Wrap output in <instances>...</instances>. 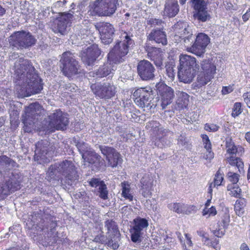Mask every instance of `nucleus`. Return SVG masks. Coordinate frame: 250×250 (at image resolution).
Segmentation results:
<instances>
[{"instance_id":"nucleus-56","label":"nucleus","mask_w":250,"mask_h":250,"mask_svg":"<svg viewBox=\"0 0 250 250\" xmlns=\"http://www.w3.org/2000/svg\"><path fill=\"white\" fill-rule=\"evenodd\" d=\"M243 97L247 106L250 108V92L244 93Z\"/></svg>"},{"instance_id":"nucleus-3","label":"nucleus","mask_w":250,"mask_h":250,"mask_svg":"<svg viewBox=\"0 0 250 250\" xmlns=\"http://www.w3.org/2000/svg\"><path fill=\"white\" fill-rule=\"evenodd\" d=\"M43 125L38 129L54 132L55 130H63L68 124V118L67 114L60 110H56L49 115L47 120L44 121Z\"/></svg>"},{"instance_id":"nucleus-26","label":"nucleus","mask_w":250,"mask_h":250,"mask_svg":"<svg viewBox=\"0 0 250 250\" xmlns=\"http://www.w3.org/2000/svg\"><path fill=\"white\" fill-rule=\"evenodd\" d=\"M153 178L148 174H145L140 180L141 185V190L144 197H149L151 195V191L153 186Z\"/></svg>"},{"instance_id":"nucleus-40","label":"nucleus","mask_w":250,"mask_h":250,"mask_svg":"<svg viewBox=\"0 0 250 250\" xmlns=\"http://www.w3.org/2000/svg\"><path fill=\"white\" fill-rule=\"evenodd\" d=\"M105 227L107 230V235H108L109 236L110 235H116V234L119 233L116 223L112 220H107L105 222Z\"/></svg>"},{"instance_id":"nucleus-46","label":"nucleus","mask_w":250,"mask_h":250,"mask_svg":"<svg viewBox=\"0 0 250 250\" xmlns=\"http://www.w3.org/2000/svg\"><path fill=\"white\" fill-rule=\"evenodd\" d=\"M197 208L194 205H188L184 204L183 214L188 215L196 212Z\"/></svg>"},{"instance_id":"nucleus-23","label":"nucleus","mask_w":250,"mask_h":250,"mask_svg":"<svg viewBox=\"0 0 250 250\" xmlns=\"http://www.w3.org/2000/svg\"><path fill=\"white\" fill-rule=\"evenodd\" d=\"M173 28L175 32V37L188 40L192 35L191 29L187 22L179 21L174 25Z\"/></svg>"},{"instance_id":"nucleus-45","label":"nucleus","mask_w":250,"mask_h":250,"mask_svg":"<svg viewBox=\"0 0 250 250\" xmlns=\"http://www.w3.org/2000/svg\"><path fill=\"white\" fill-rule=\"evenodd\" d=\"M58 166L57 164L54 166L50 167L47 172L46 178L48 180L50 181L51 179L54 178L55 176L57 175V172L59 173L57 170Z\"/></svg>"},{"instance_id":"nucleus-34","label":"nucleus","mask_w":250,"mask_h":250,"mask_svg":"<svg viewBox=\"0 0 250 250\" xmlns=\"http://www.w3.org/2000/svg\"><path fill=\"white\" fill-rule=\"evenodd\" d=\"M82 157L83 160V165L85 166L99 162L100 158V156L93 150H86L83 154Z\"/></svg>"},{"instance_id":"nucleus-30","label":"nucleus","mask_w":250,"mask_h":250,"mask_svg":"<svg viewBox=\"0 0 250 250\" xmlns=\"http://www.w3.org/2000/svg\"><path fill=\"white\" fill-rule=\"evenodd\" d=\"M116 64L108 58L107 62L100 67L96 72V75L98 77L102 78L112 74L117 68L116 66H115Z\"/></svg>"},{"instance_id":"nucleus-12","label":"nucleus","mask_w":250,"mask_h":250,"mask_svg":"<svg viewBox=\"0 0 250 250\" xmlns=\"http://www.w3.org/2000/svg\"><path fill=\"white\" fill-rule=\"evenodd\" d=\"M95 26L99 32L102 42L104 44L110 43L115 31L113 25L108 22H100Z\"/></svg>"},{"instance_id":"nucleus-38","label":"nucleus","mask_w":250,"mask_h":250,"mask_svg":"<svg viewBox=\"0 0 250 250\" xmlns=\"http://www.w3.org/2000/svg\"><path fill=\"white\" fill-rule=\"evenodd\" d=\"M177 104L180 108H186L188 104L189 95L184 92H179Z\"/></svg>"},{"instance_id":"nucleus-64","label":"nucleus","mask_w":250,"mask_h":250,"mask_svg":"<svg viewBox=\"0 0 250 250\" xmlns=\"http://www.w3.org/2000/svg\"><path fill=\"white\" fill-rule=\"evenodd\" d=\"M240 249L241 250H250L248 246L245 243H243L240 247Z\"/></svg>"},{"instance_id":"nucleus-53","label":"nucleus","mask_w":250,"mask_h":250,"mask_svg":"<svg viewBox=\"0 0 250 250\" xmlns=\"http://www.w3.org/2000/svg\"><path fill=\"white\" fill-rule=\"evenodd\" d=\"M206 150L207 152L204 154L203 157L204 159L210 162V161L214 158V153L211 149Z\"/></svg>"},{"instance_id":"nucleus-36","label":"nucleus","mask_w":250,"mask_h":250,"mask_svg":"<svg viewBox=\"0 0 250 250\" xmlns=\"http://www.w3.org/2000/svg\"><path fill=\"white\" fill-rule=\"evenodd\" d=\"M224 175L221 173L220 170H219L215 175L213 182L209 184L208 189V193H211L213 191V188L218 187L222 185V183L224 180Z\"/></svg>"},{"instance_id":"nucleus-1","label":"nucleus","mask_w":250,"mask_h":250,"mask_svg":"<svg viewBox=\"0 0 250 250\" xmlns=\"http://www.w3.org/2000/svg\"><path fill=\"white\" fill-rule=\"evenodd\" d=\"M20 68L17 70V74L21 73L20 79H22V83L17 86L18 96L28 97L38 94L42 89L38 75L34 72L35 69L27 60L22 57L19 60Z\"/></svg>"},{"instance_id":"nucleus-24","label":"nucleus","mask_w":250,"mask_h":250,"mask_svg":"<svg viewBox=\"0 0 250 250\" xmlns=\"http://www.w3.org/2000/svg\"><path fill=\"white\" fill-rule=\"evenodd\" d=\"M148 58L153 61L157 67H161L163 64L164 53L160 49L152 46H146Z\"/></svg>"},{"instance_id":"nucleus-63","label":"nucleus","mask_w":250,"mask_h":250,"mask_svg":"<svg viewBox=\"0 0 250 250\" xmlns=\"http://www.w3.org/2000/svg\"><path fill=\"white\" fill-rule=\"evenodd\" d=\"M197 234L199 236H200V237H202V238H204V237H205V236L208 234L207 233H206V232H205L203 230H198L197 231Z\"/></svg>"},{"instance_id":"nucleus-2","label":"nucleus","mask_w":250,"mask_h":250,"mask_svg":"<svg viewBox=\"0 0 250 250\" xmlns=\"http://www.w3.org/2000/svg\"><path fill=\"white\" fill-rule=\"evenodd\" d=\"M120 38V41L116 43L108 54V58L115 63L123 62L125 56L135 44L134 41L126 32L122 33Z\"/></svg>"},{"instance_id":"nucleus-54","label":"nucleus","mask_w":250,"mask_h":250,"mask_svg":"<svg viewBox=\"0 0 250 250\" xmlns=\"http://www.w3.org/2000/svg\"><path fill=\"white\" fill-rule=\"evenodd\" d=\"M218 244L219 240L218 239H215L214 240L208 242L207 244H206V245L210 246L216 250H220V247L218 246Z\"/></svg>"},{"instance_id":"nucleus-15","label":"nucleus","mask_w":250,"mask_h":250,"mask_svg":"<svg viewBox=\"0 0 250 250\" xmlns=\"http://www.w3.org/2000/svg\"><path fill=\"white\" fill-rule=\"evenodd\" d=\"M137 71L139 76L143 81L152 80L155 77V67L147 60H144L138 63Z\"/></svg>"},{"instance_id":"nucleus-32","label":"nucleus","mask_w":250,"mask_h":250,"mask_svg":"<svg viewBox=\"0 0 250 250\" xmlns=\"http://www.w3.org/2000/svg\"><path fill=\"white\" fill-rule=\"evenodd\" d=\"M148 39L149 41H153L158 44L166 45L167 44V39L165 33L161 30H154L149 34Z\"/></svg>"},{"instance_id":"nucleus-11","label":"nucleus","mask_w":250,"mask_h":250,"mask_svg":"<svg viewBox=\"0 0 250 250\" xmlns=\"http://www.w3.org/2000/svg\"><path fill=\"white\" fill-rule=\"evenodd\" d=\"M210 42V38L205 33H199L196 38L194 43L187 48L188 52L200 56L206 51V48Z\"/></svg>"},{"instance_id":"nucleus-28","label":"nucleus","mask_w":250,"mask_h":250,"mask_svg":"<svg viewBox=\"0 0 250 250\" xmlns=\"http://www.w3.org/2000/svg\"><path fill=\"white\" fill-rule=\"evenodd\" d=\"M180 65L179 68L197 69V63L196 59L190 55L181 54L179 56Z\"/></svg>"},{"instance_id":"nucleus-9","label":"nucleus","mask_w":250,"mask_h":250,"mask_svg":"<svg viewBox=\"0 0 250 250\" xmlns=\"http://www.w3.org/2000/svg\"><path fill=\"white\" fill-rule=\"evenodd\" d=\"M91 88L96 97L105 100L112 98L116 92L115 85L109 83L93 84L91 85Z\"/></svg>"},{"instance_id":"nucleus-37","label":"nucleus","mask_w":250,"mask_h":250,"mask_svg":"<svg viewBox=\"0 0 250 250\" xmlns=\"http://www.w3.org/2000/svg\"><path fill=\"white\" fill-rule=\"evenodd\" d=\"M122 195L125 199L132 201L133 199V192L131 189L130 185L127 182L121 183Z\"/></svg>"},{"instance_id":"nucleus-17","label":"nucleus","mask_w":250,"mask_h":250,"mask_svg":"<svg viewBox=\"0 0 250 250\" xmlns=\"http://www.w3.org/2000/svg\"><path fill=\"white\" fill-rule=\"evenodd\" d=\"M48 146L47 141L42 140L39 142L36 145L35 158L37 161H40V163L49 162L52 156V152L47 150Z\"/></svg>"},{"instance_id":"nucleus-7","label":"nucleus","mask_w":250,"mask_h":250,"mask_svg":"<svg viewBox=\"0 0 250 250\" xmlns=\"http://www.w3.org/2000/svg\"><path fill=\"white\" fill-rule=\"evenodd\" d=\"M61 62L62 64V72L67 77L71 78L78 73L79 65L75 55L70 51L63 53Z\"/></svg>"},{"instance_id":"nucleus-39","label":"nucleus","mask_w":250,"mask_h":250,"mask_svg":"<svg viewBox=\"0 0 250 250\" xmlns=\"http://www.w3.org/2000/svg\"><path fill=\"white\" fill-rule=\"evenodd\" d=\"M119 234H116V235H110V236L107 235V241L105 242L107 246L111 248L113 250H116L119 246Z\"/></svg>"},{"instance_id":"nucleus-52","label":"nucleus","mask_w":250,"mask_h":250,"mask_svg":"<svg viewBox=\"0 0 250 250\" xmlns=\"http://www.w3.org/2000/svg\"><path fill=\"white\" fill-rule=\"evenodd\" d=\"M10 124L11 127L15 128L16 127V112L15 110L11 109L9 110Z\"/></svg>"},{"instance_id":"nucleus-48","label":"nucleus","mask_w":250,"mask_h":250,"mask_svg":"<svg viewBox=\"0 0 250 250\" xmlns=\"http://www.w3.org/2000/svg\"><path fill=\"white\" fill-rule=\"evenodd\" d=\"M228 177L231 184L235 185L238 182L239 175L236 173L229 171L228 173Z\"/></svg>"},{"instance_id":"nucleus-57","label":"nucleus","mask_w":250,"mask_h":250,"mask_svg":"<svg viewBox=\"0 0 250 250\" xmlns=\"http://www.w3.org/2000/svg\"><path fill=\"white\" fill-rule=\"evenodd\" d=\"M11 160L6 156H0V165H3L4 164H10Z\"/></svg>"},{"instance_id":"nucleus-16","label":"nucleus","mask_w":250,"mask_h":250,"mask_svg":"<svg viewBox=\"0 0 250 250\" xmlns=\"http://www.w3.org/2000/svg\"><path fill=\"white\" fill-rule=\"evenodd\" d=\"M57 165L56 167L59 173L70 181H75L77 179L78 175L75 167L72 161L65 160Z\"/></svg>"},{"instance_id":"nucleus-13","label":"nucleus","mask_w":250,"mask_h":250,"mask_svg":"<svg viewBox=\"0 0 250 250\" xmlns=\"http://www.w3.org/2000/svg\"><path fill=\"white\" fill-rule=\"evenodd\" d=\"M133 222L134 226L130 229L131 239L133 242H140L144 230L148 226V222L146 219L140 217L134 219Z\"/></svg>"},{"instance_id":"nucleus-59","label":"nucleus","mask_w":250,"mask_h":250,"mask_svg":"<svg viewBox=\"0 0 250 250\" xmlns=\"http://www.w3.org/2000/svg\"><path fill=\"white\" fill-rule=\"evenodd\" d=\"M208 198L207 200V201H206V203L205 204L204 208L210 207V205L211 199L212 198V192L211 193H208Z\"/></svg>"},{"instance_id":"nucleus-47","label":"nucleus","mask_w":250,"mask_h":250,"mask_svg":"<svg viewBox=\"0 0 250 250\" xmlns=\"http://www.w3.org/2000/svg\"><path fill=\"white\" fill-rule=\"evenodd\" d=\"M77 148L79 149L80 153L83 155V154L85 153L86 150H92V149L89 146L88 144L83 142H79L77 145Z\"/></svg>"},{"instance_id":"nucleus-43","label":"nucleus","mask_w":250,"mask_h":250,"mask_svg":"<svg viewBox=\"0 0 250 250\" xmlns=\"http://www.w3.org/2000/svg\"><path fill=\"white\" fill-rule=\"evenodd\" d=\"M168 208L178 214H183L184 204L182 203H171L168 205Z\"/></svg>"},{"instance_id":"nucleus-60","label":"nucleus","mask_w":250,"mask_h":250,"mask_svg":"<svg viewBox=\"0 0 250 250\" xmlns=\"http://www.w3.org/2000/svg\"><path fill=\"white\" fill-rule=\"evenodd\" d=\"M15 34V33H14V34L12 35L9 39V43L13 46H15L16 45L15 37L14 35Z\"/></svg>"},{"instance_id":"nucleus-49","label":"nucleus","mask_w":250,"mask_h":250,"mask_svg":"<svg viewBox=\"0 0 250 250\" xmlns=\"http://www.w3.org/2000/svg\"><path fill=\"white\" fill-rule=\"evenodd\" d=\"M242 112V109H241V104L240 103H236L234 104L233 109H232V116L233 117H236L239 115Z\"/></svg>"},{"instance_id":"nucleus-42","label":"nucleus","mask_w":250,"mask_h":250,"mask_svg":"<svg viewBox=\"0 0 250 250\" xmlns=\"http://www.w3.org/2000/svg\"><path fill=\"white\" fill-rule=\"evenodd\" d=\"M229 194L236 198H239L241 195V189L236 185L229 184L227 187Z\"/></svg>"},{"instance_id":"nucleus-21","label":"nucleus","mask_w":250,"mask_h":250,"mask_svg":"<svg viewBox=\"0 0 250 250\" xmlns=\"http://www.w3.org/2000/svg\"><path fill=\"white\" fill-rule=\"evenodd\" d=\"M227 152L231 155L227 157L228 161L232 166L236 167L238 169L240 173L244 172L243 167L244 164L241 159L238 157H235L233 155L236 152V147L234 145L230 142L227 144Z\"/></svg>"},{"instance_id":"nucleus-20","label":"nucleus","mask_w":250,"mask_h":250,"mask_svg":"<svg viewBox=\"0 0 250 250\" xmlns=\"http://www.w3.org/2000/svg\"><path fill=\"white\" fill-rule=\"evenodd\" d=\"M36 40L29 32H17V46L21 49L28 48L35 44Z\"/></svg>"},{"instance_id":"nucleus-5","label":"nucleus","mask_w":250,"mask_h":250,"mask_svg":"<svg viewBox=\"0 0 250 250\" xmlns=\"http://www.w3.org/2000/svg\"><path fill=\"white\" fill-rule=\"evenodd\" d=\"M42 110V106L36 103L30 104L25 108V117L23 121L25 131L31 132L32 129H36V125H38V116L41 114Z\"/></svg>"},{"instance_id":"nucleus-4","label":"nucleus","mask_w":250,"mask_h":250,"mask_svg":"<svg viewBox=\"0 0 250 250\" xmlns=\"http://www.w3.org/2000/svg\"><path fill=\"white\" fill-rule=\"evenodd\" d=\"M118 0H96L90 5L91 16H111L116 11Z\"/></svg>"},{"instance_id":"nucleus-62","label":"nucleus","mask_w":250,"mask_h":250,"mask_svg":"<svg viewBox=\"0 0 250 250\" xmlns=\"http://www.w3.org/2000/svg\"><path fill=\"white\" fill-rule=\"evenodd\" d=\"M195 20H197L199 21L204 22L207 20L208 17H194Z\"/></svg>"},{"instance_id":"nucleus-41","label":"nucleus","mask_w":250,"mask_h":250,"mask_svg":"<svg viewBox=\"0 0 250 250\" xmlns=\"http://www.w3.org/2000/svg\"><path fill=\"white\" fill-rule=\"evenodd\" d=\"M246 205V201L244 198L239 199L236 201L234 205V209L236 213L238 216H241L243 214Z\"/></svg>"},{"instance_id":"nucleus-44","label":"nucleus","mask_w":250,"mask_h":250,"mask_svg":"<svg viewBox=\"0 0 250 250\" xmlns=\"http://www.w3.org/2000/svg\"><path fill=\"white\" fill-rule=\"evenodd\" d=\"M202 213L203 216H205L206 218H208L210 217L215 216L217 213V211L216 208L212 206L209 208H204Z\"/></svg>"},{"instance_id":"nucleus-19","label":"nucleus","mask_w":250,"mask_h":250,"mask_svg":"<svg viewBox=\"0 0 250 250\" xmlns=\"http://www.w3.org/2000/svg\"><path fill=\"white\" fill-rule=\"evenodd\" d=\"M101 54V50L98 45L93 44L82 52V59L84 62L90 65L93 64Z\"/></svg>"},{"instance_id":"nucleus-27","label":"nucleus","mask_w":250,"mask_h":250,"mask_svg":"<svg viewBox=\"0 0 250 250\" xmlns=\"http://www.w3.org/2000/svg\"><path fill=\"white\" fill-rule=\"evenodd\" d=\"M196 69L179 68L178 78L180 82L185 83H190L192 82L195 76Z\"/></svg>"},{"instance_id":"nucleus-50","label":"nucleus","mask_w":250,"mask_h":250,"mask_svg":"<svg viewBox=\"0 0 250 250\" xmlns=\"http://www.w3.org/2000/svg\"><path fill=\"white\" fill-rule=\"evenodd\" d=\"M202 138L203 140L204 148L206 150L211 149V143L209 140L208 137L206 134L202 135Z\"/></svg>"},{"instance_id":"nucleus-14","label":"nucleus","mask_w":250,"mask_h":250,"mask_svg":"<svg viewBox=\"0 0 250 250\" xmlns=\"http://www.w3.org/2000/svg\"><path fill=\"white\" fill-rule=\"evenodd\" d=\"M152 90L150 87H141L136 89L133 93L135 98L134 102L140 107L148 106L151 100Z\"/></svg>"},{"instance_id":"nucleus-61","label":"nucleus","mask_w":250,"mask_h":250,"mask_svg":"<svg viewBox=\"0 0 250 250\" xmlns=\"http://www.w3.org/2000/svg\"><path fill=\"white\" fill-rule=\"evenodd\" d=\"M185 237H186V238L187 240V244L188 246H191L192 245V241L191 240V237L189 236V235H188L187 233L185 234Z\"/></svg>"},{"instance_id":"nucleus-18","label":"nucleus","mask_w":250,"mask_h":250,"mask_svg":"<svg viewBox=\"0 0 250 250\" xmlns=\"http://www.w3.org/2000/svg\"><path fill=\"white\" fill-rule=\"evenodd\" d=\"M100 149L102 153L106 156L109 166L115 167L122 162L121 155L115 149L104 146H100Z\"/></svg>"},{"instance_id":"nucleus-58","label":"nucleus","mask_w":250,"mask_h":250,"mask_svg":"<svg viewBox=\"0 0 250 250\" xmlns=\"http://www.w3.org/2000/svg\"><path fill=\"white\" fill-rule=\"evenodd\" d=\"M233 90V88L232 86H225L223 87L222 90V92L223 94H227L228 93H230Z\"/></svg>"},{"instance_id":"nucleus-6","label":"nucleus","mask_w":250,"mask_h":250,"mask_svg":"<svg viewBox=\"0 0 250 250\" xmlns=\"http://www.w3.org/2000/svg\"><path fill=\"white\" fill-rule=\"evenodd\" d=\"M200 71L197 81L200 85H205L212 79L216 73V66L212 59L204 60L200 63Z\"/></svg>"},{"instance_id":"nucleus-29","label":"nucleus","mask_w":250,"mask_h":250,"mask_svg":"<svg viewBox=\"0 0 250 250\" xmlns=\"http://www.w3.org/2000/svg\"><path fill=\"white\" fill-rule=\"evenodd\" d=\"M196 14L193 16H209L208 14V2L205 0H191Z\"/></svg>"},{"instance_id":"nucleus-8","label":"nucleus","mask_w":250,"mask_h":250,"mask_svg":"<svg viewBox=\"0 0 250 250\" xmlns=\"http://www.w3.org/2000/svg\"><path fill=\"white\" fill-rule=\"evenodd\" d=\"M146 127L155 135L156 138L155 145L160 147L168 145L169 142L165 138L168 132L167 130L164 129L158 122L154 121L149 122L146 124Z\"/></svg>"},{"instance_id":"nucleus-31","label":"nucleus","mask_w":250,"mask_h":250,"mask_svg":"<svg viewBox=\"0 0 250 250\" xmlns=\"http://www.w3.org/2000/svg\"><path fill=\"white\" fill-rule=\"evenodd\" d=\"M89 185L95 188H98L99 196L103 199L105 200L108 198V191L104 182L99 179L92 178L89 181Z\"/></svg>"},{"instance_id":"nucleus-35","label":"nucleus","mask_w":250,"mask_h":250,"mask_svg":"<svg viewBox=\"0 0 250 250\" xmlns=\"http://www.w3.org/2000/svg\"><path fill=\"white\" fill-rule=\"evenodd\" d=\"M179 11L177 2L170 1L166 3L164 12L167 16H176Z\"/></svg>"},{"instance_id":"nucleus-55","label":"nucleus","mask_w":250,"mask_h":250,"mask_svg":"<svg viewBox=\"0 0 250 250\" xmlns=\"http://www.w3.org/2000/svg\"><path fill=\"white\" fill-rule=\"evenodd\" d=\"M167 74L169 78L171 80L173 79L175 76L173 68L170 65H167L166 66Z\"/></svg>"},{"instance_id":"nucleus-22","label":"nucleus","mask_w":250,"mask_h":250,"mask_svg":"<svg viewBox=\"0 0 250 250\" xmlns=\"http://www.w3.org/2000/svg\"><path fill=\"white\" fill-rule=\"evenodd\" d=\"M70 18V17H58L53 22V31L55 33L64 35L71 24Z\"/></svg>"},{"instance_id":"nucleus-10","label":"nucleus","mask_w":250,"mask_h":250,"mask_svg":"<svg viewBox=\"0 0 250 250\" xmlns=\"http://www.w3.org/2000/svg\"><path fill=\"white\" fill-rule=\"evenodd\" d=\"M158 96L161 101L163 109L170 104L174 97V90L163 83H159L156 84Z\"/></svg>"},{"instance_id":"nucleus-51","label":"nucleus","mask_w":250,"mask_h":250,"mask_svg":"<svg viewBox=\"0 0 250 250\" xmlns=\"http://www.w3.org/2000/svg\"><path fill=\"white\" fill-rule=\"evenodd\" d=\"M219 128V126L218 125L213 124H206L204 127L206 130L210 132L217 131Z\"/></svg>"},{"instance_id":"nucleus-33","label":"nucleus","mask_w":250,"mask_h":250,"mask_svg":"<svg viewBox=\"0 0 250 250\" xmlns=\"http://www.w3.org/2000/svg\"><path fill=\"white\" fill-rule=\"evenodd\" d=\"M11 176L9 177V179L5 180V182L4 184L0 185V197L3 198L4 196L8 195L12 191L13 188V182L15 181V177L13 172H11Z\"/></svg>"},{"instance_id":"nucleus-25","label":"nucleus","mask_w":250,"mask_h":250,"mask_svg":"<svg viewBox=\"0 0 250 250\" xmlns=\"http://www.w3.org/2000/svg\"><path fill=\"white\" fill-rule=\"evenodd\" d=\"M229 215L228 212H225L221 217L216 225L212 229L214 235L218 237H222L225 233V229L229 222Z\"/></svg>"}]
</instances>
